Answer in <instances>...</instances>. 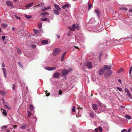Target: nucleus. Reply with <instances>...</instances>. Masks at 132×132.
Returning a JSON list of instances; mask_svg holds the SVG:
<instances>
[{"instance_id":"1","label":"nucleus","mask_w":132,"mask_h":132,"mask_svg":"<svg viewBox=\"0 0 132 132\" xmlns=\"http://www.w3.org/2000/svg\"><path fill=\"white\" fill-rule=\"evenodd\" d=\"M95 19L94 18H91L89 21V24H92L91 26V30L89 29V28L88 29V30L89 31L90 30H93L94 29L96 31L99 32H100L104 29V28L103 27V26L101 23L97 24V23L96 22H95Z\"/></svg>"},{"instance_id":"2","label":"nucleus","mask_w":132,"mask_h":132,"mask_svg":"<svg viewBox=\"0 0 132 132\" xmlns=\"http://www.w3.org/2000/svg\"><path fill=\"white\" fill-rule=\"evenodd\" d=\"M112 72L111 70L106 71L104 73V76L106 78L109 77L112 74Z\"/></svg>"},{"instance_id":"3","label":"nucleus","mask_w":132,"mask_h":132,"mask_svg":"<svg viewBox=\"0 0 132 132\" xmlns=\"http://www.w3.org/2000/svg\"><path fill=\"white\" fill-rule=\"evenodd\" d=\"M60 52V49L58 48H55L53 50V53L54 55H56L59 53Z\"/></svg>"},{"instance_id":"4","label":"nucleus","mask_w":132,"mask_h":132,"mask_svg":"<svg viewBox=\"0 0 132 132\" xmlns=\"http://www.w3.org/2000/svg\"><path fill=\"white\" fill-rule=\"evenodd\" d=\"M125 91L126 92L129 98L130 99H132V95L128 89L127 88H125Z\"/></svg>"},{"instance_id":"5","label":"nucleus","mask_w":132,"mask_h":132,"mask_svg":"<svg viewBox=\"0 0 132 132\" xmlns=\"http://www.w3.org/2000/svg\"><path fill=\"white\" fill-rule=\"evenodd\" d=\"M45 69L47 70L52 71L55 70L56 69V67H46Z\"/></svg>"},{"instance_id":"6","label":"nucleus","mask_w":132,"mask_h":132,"mask_svg":"<svg viewBox=\"0 0 132 132\" xmlns=\"http://www.w3.org/2000/svg\"><path fill=\"white\" fill-rule=\"evenodd\" d=\"M23 34L22 31L21 30H20L18 32V37L20 38L22 37H23Z\"/></svg>"},{"instance_id":"7","label":"nucleus","mask_w":132,"mask_h":132,"mask_svg":"<svg viewBox=\"0 0 132 132\" xmlns=\"http://www.w3.org/2000/svg\"><path fill=\"white\" fill-rule=\"evenodd\" d=\"M62 70V74L63 76L66 75L69 72L68 71L66 70V69H64Z\"/></svg>"},{"instance_id":"8","label":"nucleus","mask_w":132,"mask_h":132,"mask_svg":"<svg viewBox=\"0 0 132 132\" xmlns=\"http://www.w3.org/2000/svg\"><path fill=\"white\" fill-rule=\"evenodd\" d=\"M76 26L75 24H74L71 27H69V28L72 31H74L75 30Z\"/></svg>"},{"instance_id":"9","label":"nucleus","mask_w":132,"mask_h":132,"mask_svg":"<svg viewBox=\"0 0 132 132\" xmlns=\"http://www.w3.org/2000/svg\"><path fill=\"white\" fill-rule=\"evenodd\" d=\"M54 6L55 9L59 11H60L61 10L60 6L56 4H54Z\"/></svg>"},{"instance_id":"10","label":"nucleus","mask_w":132,"mask_h":132,"mask_svg":"<svg viewBox=\"0 0 132 132\" xmlns=\"http://www.w3.org/2000/svg\"><path fill=\"white\" fill-rule=\"evenodd\" d=\"M87 65L88 68L91 69L92 68V64L91 63L88 62L87 64Z\"/></svg>"},{"instance_id":"11","label":"nucleus","mask_w":132,"mask_h":132,"mask_svg":"<svg viewBox=\"0 0 132 132\" xmlns=\"http://www.w3.org/2000/svg\"><path fill=\"white\" fill-rule=\"evenodd\" d=\"M60 73L59 72H56L54 73L53 76L54 78H58L60 76Z\"/></svg>"},{"instance_id":"12","label":"nucleus","mask_w":132,"mask_h":132,"mask_svg":"<svg viewBox=\"0 0 132 132\" xmlns=\"http://www.w3.org/2000/svg\"><path fill=\"white\" fill-rule=\"evenodd\" d=\"M104 72V70L102 68L100 69L98 71L99 75H101L103 74Z\"/></svg>"},{"instance_id":"13","label":"nucleus","mask_w":132,"mask_h":132,"mask_svg":"<svg viewBox=\"0 0 132 132\" xmlns=\"http://www.w3.org/2000/svg\"><path fill=\"white\" fill-rule=\"evenodd\" d=\"M6 4L8 6H9L10 7L13 8V6L12 5L11 2L9 1H6Z\"/></svg>"},{"instance_id":"14","label":"nucleus","mask_w":132,"mask_h":132,"mask_svg":"<svg viewBox=\"0 0 132 132\" xmlns=\"http://www.w3.org/2000/svg\"><path fill=\"white\" fill-rule=\"evenodd\" d=\"M2 70L3 73V74L4 75V77H7V73L5 69L4 68H2Z\"/></svg>"},{"instance_id":"15","label":"nucleus","mask_w":132,"mask_h":132,"mask_svg":"<svg viewBox=\"0 0 132 132\" xmlns=\"http://www.w3.org/2000/svg\"><path fill=\"white\" fill-rule=\"evenodd\" d=\"M3 104L5 107L7 108L8 109H11V107L7 103L5 102Z\"/></svg>"},{"instance_id":"16","label":"nucleus","mask_w":132,"mask_h":132,"mask_svg":"<svg viewBox=\"0 0 132 132\" xmlns=\"http://www.w3.org/2000/svg\"><path fill=\"white\" fill-rule=\"evenodd\" d=\"M103 67L105 70H108V69H111V67L107 65H105L103 66Z\"/></svg>"},{"instance_id":"17","label":"nucleus","mask_w":132,"mask_h":132,"mask_svg":"<svg viewBox=\"0 0 132 132\" xmlns=\"http://www.w3.org/2000/svg\"><path fill=\"white\" fill-rule=\"evenodd\" d=\"M95 12L96 13V15L99 18V16L100 15V12L99 10L97 9H96L95 10Z\"/></svg>"},{"instance_id":"18","label":"nucleus","mask_w":132,"mask_h":132,"mask_svg":"<svg viewBox=\"0 0 132 132\" xmlns=\"http://www.w3.org/2000/svg\"><path fill=\"white\" fill-rule=\"evenodd\" d=\"M17 52L20 55L22 54V52L20 48L18 47L16 48Z\"/></svg>"},{"instance_id":"19","label":"nucleus","mask_w":132,"mask_h":132,"mask_svg":"<svg viewBox=\"0 0 132 132\" xmlns=\"http://www.w3.org/2000/svg\"><path fill=\"white\" fill-rule=\"evenodd\" d=\"M66 53V52H65L62 55V57L61 59V62L63 61L64 59V56Z\"/></svg>"},{"instance_id":"20","label":"nucleus","mask_w":132,"mask_h":132,"mask_svg":"<svg viewBox=\"0 0 132 132\" xmlns=\"http://www.w3.org/2000/svg\"><path fill=\"white\" fill-rule=\"evenodd\" d=\"M53 12L55 14L57 15H59L60 14L59 12L55 9H54L53 10Z\"/></svg>"},{"instance_id":"21","label":"nucleus","mask_w":132,"mask_h":132,"mask_svg":"<svg viewBox=\"0 0 132 132\" xmlns=\"http://www.w3.org/2000/svg\"><path fill=\"white\" fill-rule=\"evenodd\" d=\"M48 41L46 40H43L41 42V43L43 45L46 44L48 43Z\"/></svg>"},{"instance_id":"22","label":"nucleus","mask_w":132,"mask_h":132,"mask_svg":"<svg viewBox=\"0 0 132 132\" xmlns=\"http://www.w3.org/2000/svg\"><path fill=\"white\" fill-rule=\"evenodd\" d=\"M93 108L94 110H97V106L96 104H94L93 105Z\"/></svg>"},{"instance_id":"23","label":"nucleus","mask_w":132,"mask_h":132,"mask_svg":"<svg viewBox=\"0 0 132 132\" xmlns=\"http://www.w3.org/2000/svg\"><path fill=\"white\" fill-rule=\"evenodd\" d=\"M125 117L127 119L129 120L131 119V117L129 115L126 114L125 115Z\"/></svg>"},{"instance_id":"24","label":"nucleus","mask_w":132,"mask_h":132,"mask_svg":"<svg viewBox=\"0 0 132 132\" xmlns=\"http://www.w3.org/2000/svg\"><path fill=\"white\" fill-rule=\"evenodd\" d=\"M76 38V41L78 43H80L82 42V41L80 39H77L76 38V37L75 36ZM82 42H84V41L82 40Z\"/></svg>"},{"instance_id":"25","label":"nucleus","mask_w":132,"mask_h":132,"mask_svg":"<svg viewBox=\"0 0 132 132\" xmlns=\"http://www.w3.org/2000/svg\"><path fill=\"white\" fill-rule=\"evenodd\" d=\"M6 94L5 92L3 90H0V94L2 95V96H4Z\"/></svg>"},{"instance_id":"26","label":"nucleus","mask_w":132,"mask_h":132,"mask_svg":"<svg viewBox=\"0 0 132 132\" xmlns=\"http://www.w3.org/2000/svg\"><path fill=\"white\" fill-rule=\"evenodd\" d=\"M33 3H32L27 5L26 7H28L31 6L33 5Z\"/></svg>"},{"instance_id":"27","label":"nucleus","mask_w":132,"mask_h":132,"mask_svg":"<svg viewBox=\"0 0 132 132\" xmlns=\"http://www.w3.org/2000/svg\"><path fill=\"white\" fill-rule=\"evenodd\" d=\"M51 9V7H50V6H48L47 7L45 8V9H43L42 10L43 11H45V10H48V9Z\"/></svg>"},{"instance_id":"28","label":"nucleus","mask_w":132,"mask_h":132,"mask_svg":"<svg viewBox=\"0 0 132 132\" xmlns=\"http://www.w3.org/2000/svg\"><path fill=\"white\" fill-rule=\"evenodd\" d=\"M34 109V107L31 105H30V109L31 111H33V109Z\"/></svg>"},{"instance_id":"29","label":"nucleus","mask_w":132,"mask_h":132,"mask_svg":"<svg viewBox=\"0 0 132 132\" xmlns=\"http://www.w3.org/2000/svg\"><path fill=\"white\" fill-rule=\"evenodd\" d=\"M3 115L4 116H6L7 115V114L6 111L5 110H4L3 112Z\"/></svg>"},{"instance_id":"30","label":"nucleus","mask_w":132,"mask_h":132,"mask_svg":"<svg viewBox=\"0 0 132 132\" xmlns=\"http://www.w3.org/2000/svg\"><path fill=\"white\" fill-rule=\"evenodd\" d=\"M42 24L41 23H39L38 24V27L40 29L42 28Z\"/></svg>"},{"instance_id":"31","label":"nucleus","mask_w":132,"mask_h":132,"mask_svg":"<svg viewBox=\"0 0 132 132\" xmlns=\"http://www.w3.org/2000/svg\"><path fill=\"white\" fill-rule=\"evenodd\" d=\"M32 119L35 122L36 121V117L35 116H33Z\"/></svg>"},{"instance_id":"32","label":"nucleus","mask_w":132,"mask_h":132,"mask_svg":"<svg viewBox=\"0 0 132 132\" xmlns=\"http://www.w3.org/2000/svg\"><path fill=\"white\" fill-rule=\"evenodd\" d=\"M25 17L28 19H30L31 18V15H25Z\"/></svg>"},{"instance_id":"33","label":"nucleus","mask_w":132,"mask_h":132,"mask_svg":"<svg viewBox=\"0 0 132 132\" xmlns=\"http://www.w3.org/2000/svg\"><path fill=\"white\" fill-rule=\"evenodd\" d=\"M26 127V125L25 124L21 126V128L22 129H24Z\"/></svg>"},{"instance_id":"34","label":"nucleus","mask_w":132,"mask_h":132,"mask_svg":"<svg viewBox=\"0 0 132 132\" xmlns=\"http://www.w3.org/2000/svg\"><path fill=\"white\" fill-rule=\"evenodd\" d=\"M2 26L3 27H4V28H5L7 26V25L6 24L3 23L2 24Z\"/></svg>"},{"instance_id":"35","label":"nucleus","mask_w":132,"mask_h":132,"mask_svg":"<svg viewBox=\"0 0 132 132\" xmlns=\"http://www.w3.org/2000/svg\"><path fill=\"white\" fill-rule=\"evenodd\" d=\"M31 113H30V112L29 111H28V114H27V115L28 116V117L29 118L31 116Z\"/></svg>"},{"instance_id":"36","label":"nucleus","mask_w":132,"mask_h":132,"mask_svg":"<svg viewBox=\"0 0 132 132\" xmlns=\"http://www.w3.org/2000/svg\"><path fill=\"white\" fill-rule=\"evenodd\" d=\"M18 64L20 67L22 68H23V65L20 62H18Z\"/></svg>"},{"instance_id":"37","label":"nucleus","mask_w":132,"mask_h":132,"mask_svg":"<svg viewBox=\"0 0 132 132\" xmlns=\"http://www.w3.org/2000/svg\"><path fill=\"white\" fill-rule=\"evenodd\" d=\"M62 94V92L61 90H60L59 91V95H61Z\"/></svg>"},{"instance_id":"38","label":"nucleus","mask_w":132,"mask_h":132,"mask_svg":"<svg viewBox=\"0 0 132 132\" xmlns=\"http://www.w3.org/2000/svg\"><path fill=\"white\" fill-rule=\"evenodd\" d=\"M7 127L6 126H4L1 127V128L2 129H5L7 128Z\"/></svg>"},{"instance_id":"39","label":"nucleus","mask_w":132,"mask_h":132,"mask_svg":"<svg viewBox=\"0 0 132 132\" xmlns=\"http://www.w3.org/2000/svg\"><path fill=\"white\" fill-rule=\"evenodd\" d=\"M99 130L100 131L102 132V129L100 126H99L98 128Z\"/></svg>"},{"instance_id":"40","label":"nucleus","mask_w":132,"mask_h":132,"mask_svg":"<svg viewBox=\"0 0 132 132\" xmlns=\"http://www.w3.org/2000/svg\"><path fill=\"white\" fill-rule=\"evenodd\" d=\"M117 89L120 92H121L122 91V89L120 87H117Z\"/></svg>"},{"instance_id":"41","label":"nucleus","mask_w":132,"mask_h":132,"mask_svg":"<svg viewBox=\"0 0 132 132\" xmlns=\"http://www.w3.org/2000/svg\"><path fill=\"white\" fill-rule=\"evenodd\" d=\"M39 30H35L34 31V32L35 34L38 33L39 32Z\"/></svg>"},{"instance_id":"42","label":"nucleus","mask_w":132,"mask_h":132,"mask_svg":"<svg viewBox=\"0 0 132 132\" xmlns=\"http://www.w3.org/2000/svg\"><path fill=\"white\" fill-rule=\"evenodd\" d=\"M47 20V18H46L45 19H41V21H46Z\"/></svg>"},{"instance_id":"43","label":"nucleus","mask_w":132,"mask_h":132,"mask_svg":"<svg viewBox=\"0 0 132 132\" xmlns=\"http://www.w3.org/2000/svg\"><path fill=\"white\" fill-rule=\"evenodd\" d=\"M90 116L91 117L93 118L94 117V114L93 113H91L90 114Z\"/></svg>"},{"instance_id":"44","label":"nucleus","mask_w":132,"mask_h":132,"mask_svg":"<svg viewBox=\"0 0 132 132\" xmlns=\"http://www.w3.org/2000/svg\"><path fill=\"white\" fill-rule=\"evenodd\" d=\"M72 111L73 112H75V106H73L72 109Z\"/></svg>"},{"instance_id":"45","label":"nucleus","mask_w":132,"mask_h":132,"mask_svg":"<svg viewBox=\"0 0 132 132\" xmlns=\"http://www.w3.org/2000/svg\"><path fill=\"white\" fill-rule=\"evenodd\" d=\"M48 15L49 13L47 12H45L44 13H43L42 14V15Z\"/></svg>"},{"instance_id":"46","label":"nucleus","mask_w":132,"mask_h":132,"mask_svg":"<svg viewBox=\"0 0 132 132\" xmlns=\"http://www.w3.org/2000/svg\"><path fill=\"white\" fill-rule=\"evenodd\" d=\"M76 29L78 30L79 29V25L78 24H77V26L76 27Z\"/></svg>"},{"instance_id":"47","label":"nucleus","mask_w":132,"mask_h":132,"mask_svg":"<svg viewBox=\"0 0 132 132\" xmlns=\"http://www.w3.org/2000/svg\"><path fill=\"white\" fill-rule=\"evenodd\" d=\"M14 16H15V18L16 19H19V20H20V17H18L16 15H14Z\"/></svg>"},{"instance_id":"48","label":"nucleus","mask_w":132,"mask_h":132,"mask_svg":"<svg viewBox=\"0 0 132 132\" xmlns=\"http://www.w3.org/2000/svg\"><path fill=\"white\" fill-rule=\"evenodd\" d=\"M92 4H88V9L89 10L90 9V8L92 7Z\"/></svg>"},{"instance_id":"49","label":"nucleus","mask_w":132,"mask_h":132,"mask_svg":"<svg viewBox=\"0 0 132 132\" xmlns=\"http://www.w3.org/2000/svg\"><path fill=\"white\" fill-rule=\"evenodd\" d=\"M132 71V66L130 68V69L129 71V73L130 74L131 73V71Z\"/></svg>"},{"instance_id":"50","label":"nucleus","mask_w":132,"mask_h":132,"mask_svg":"<svg viewBox=\"0 0 132 132\" xmlns=\"http://www.w3.org/2000/svg\"><path fill=\"white\" fill-rule=\"evenodd\" d=\"M12 89L13 90H14L15 89V86L14 84H13Z\"/></svg>"},{"instance_id":"51","label":"nucleus","mask_w":132,"mask_h":132,"mask_svg":"<svg viewBox=\"0 0 132 132\" xmlns=\"http://www.w3.org/2000/svg\"><path fill=\"white\" fill-rule=\"evenodd\" d=\"M72 70V69L71 68H69L67 70L68 71V72H69L70 71H71Z\"/></svg>"},{"instance_id":"52","label":"nucleus","mask_w":132,"mask_h":132,"mask_svg":"<svg viewBox=\"0 0 132 132\" xmlns=\"http://www.w3.org/2000/svg\"><path fill=\"white\" fill-rule=\"evenodd\" d=\"M5 36H2V38L3 40H4L5 38Z\"/></svg>"},{"instance_id":"53","label":"nucleus","mask_w":132,"mask_h":132,"mask_svg":"<svg viewBox=\"0 0 132 132\" xmlns=\"http://www.w3.org/2000/svg\"><path fill=\"white\" fill-rule=\"evenodd\" d=\"M2 67H3V68H4L5 67V64L4 63H2Z\"/></svg>"},{"instance_id":"54","label":"nucleus","mask_w":132,"mask_h":132,"mask_svg":"<svg viewBox=\"0 0 132 132\" xmlns=\"http://www.w3.org/2000/svg\"><path fill=\"white\" fill-rule=\"evenodd\" d=\"M65 5L66 7H69V5L68 4H66Z\"/></svg>"},{"instance_id":"55","label":"nucleus","mask_w":132,"mask_h":132,"mask_svg":"<svg viewBox=\"0 0 132 132\" xmlns=\"http://www.w3.org/2000/svg\"><path fill=\"white\" fill-rule=\"evenodd\" d=\"M16 29V28H14V27H13L12 28V30L13 31H14Z\"/></svg>"},{"instance_id":"56","label":"nucleus","mask_w":132,"mask_h":132,"mask_svg":"<svg viewBox=\"0 0 132 132\" xmlns=\"http://www.w3.org/2000/svg\"><path fill=\"white\" fill-rule=\"evenodd\" d=\"M17 126V125H13V128H15Z\"/></svg>"},{"instance_id":"57","label":"nucleus","mask_w":132,"mask_h":132,"mask_svg":"<svg viewBox=\"0 0 132 132\" xmlns=\"http://www.w3.org/2000/svg\"><path fill=\"white\" fill-rule=\"evenodd\" d=\"M62 7L63 9H65L66 7L65 5H64L63 6H62Z\"/></svg>"},{"instance_id":"58","label":"nucleus","mask_w":132,"mask_h":132,"mask_svg":"<svg viewBox=\"0 0 132 132\" xmlns=\"http://www.w3.org/2000/svg\"><path fill=\"white\" fill-rule=\"evenodd\" d=\"M95 130L96 132H98V129L97 128H96L95 129Z\"/></svg>"},{"instance_id":"59","label":"nucleus","mask_w":132,"mask_h":132,"mask_svg":"<svg viewBox=\"0 0 132 132\" xmlns=\"http://www.w3.org/2000/svg\"><path fill=\"white\" fill-rule=\"evenodd\" d=\"M50 94L49 93H48L45 96H48L50 95Z\"/></svg>"},{"instance_id":"60","label":"nucleus","mask_w":132,"mask_h":132,"mask_svg":"<svg viewBox=\"0 0 132 132\" xmlns=\"http://www.w3.org/2000/svg\"><path fill=\"white\" fill-rule=\"evenodd\" d=\"M124 40L123 38H122L120 39L119 40H120V42H121V41H123Z\"/></svg>"},{"instance_id":"61","label":"nucleus","mask_w":132,"mask_h":132,"mask_svg":"<svg viewBox=\"0 0 132 132\" xmlns=\"http://www.w3.org/2000/svg\"><path fill=\"white\" fill-rule=\"evenodd\" d=\"M56 36H57V38H60V36L59 35H58V34H57L56 35Z\"/></svg>"},{"instance_id":"62","label":"nucleus","mask_w":132,"mask_h":132,"mask_svg":"<svg viewBox=\"0 0 132 132\" xmlns=\"http://www.w3.org/2000/svg\"><path fill=\"white\" fill-rule=\"evenodd\" d=\"M2 102L3 103V104H4V103H5L4 102V99H3V98L2 99Z\"/></svg>"},{"instance_id":"63","label":"nucleus","mask_w":132,"mask_h":132,"mask_svg":"<svg viewBox=\"0 0 132 132\" xmlns=\"http://www.w3.org/2000/svg\"><path fill=\"white\" fill-rule=\"evenodd\" d=\"M95 111L97 113H100V112L99 111Z\"/></svg>"},{"instance_id":"64","label":"nucleus","mask_w":132,"mask_h":132,"mask_svg":"<svg viewBox=\"0 0 132 132\" xmlns=\"http://www.w3.org/2000/svg\"><path fill=\"white\" fill-rule=\"evenodd\" d=\"M129 11L132 13V9L129 10Z\"/></svg>"}]
</instances>
